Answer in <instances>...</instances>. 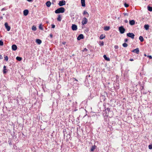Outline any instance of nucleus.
Returning <instances> with one entry per match:
<instances>
[{
    "label": "nucleus",
    "mask_w": 152,
    "mask_h": 152,
    "mask_svg": "<svg viewBox=\"0 0 152 152\" xmlns=\"http://www.w3.org/2000/svg\"><path fill=\"white\" fill-rule=\"evenodd\" d=\"M132 51L133 52L137 54H138L139 52V50L138 48H137L136 49H134Z\"/></svg>",
    "instance_id": "6e6552de"
},
{
    "label": "nucleus",
    "mask_w": 152,
    "mask_h": 152,
    "mask_svg": "<svg viewBox=\"0 0 152 152\" xmlns=\"http://www.w3.org/2000/svg\"><path fill=\"white\" fill-rule=\"evenodd\" d=\"M46 4L48 7H49L51 5V3L50 1H48L46 2Z\"/></svg>",
    "instance_id": "dca6fc26"
},
{
    "label": "nucleus",
    "mask_w": 152,
    "mask_h": 152,
    "mask_svg": "<svg viewBox=\"0 0 152 152\" xmlns=\"http://www.w3.org/2000/svg\"><path fill=\"white\" fill-rule=\"evenodd\" d=\"M119 30L121 34L124 33L125 30L123 26H121L119 28Z\"/></svg>",
    "instance_id": "f03ea898"
},
{
    "label": "nucleus",
    "mask_w": 152,
    "mask_h": 152,
    "mask_svg": "<svg viewBox=\"0 0 152 152\" xmlns=\"http://www.w3.org/2000/svg\"><path fill=\"white\" fill-rule=\"evenodd\" d=\"M124 16H125V15H127L128 16V14L127 13H124Z\"/></svg>",
    "instance_id": "4c0bfd02"
},
{
    "label": "nucleus",
    "mask_w": 152,
    "mask_h": 152,
    "mask_svg": "<svg viewBox=\"0 0 152 152\" xmlns=\"http://www.w3.org/2000/svg\"><path fill=\"white\" fill-rule=\"evenodd\" d=\"M83 14L84 15H85L86 14H87L88 16H89V14L86 11H84Z\"/></svg>",
    "instance_id": "393cba45"
},
{
    "label": "nucleus",
    "mask_w": 152,
    "mask_h": 152,
    "mask_svg": "<svg viewBox=\"0 0 152 152\" xmlns=\"http://www.w3.org/2000/svg\"><path fill=\"white\" fill-rule=\"evenodd\" d=\"M145 1H146V0H145Z\"/></svg>",
    "instance_id": "3c124183"
},
{
    "label": "nucleus",
    "mask_w": 152,
    "mask_h": 152,
    "mask_svg": "<svg viewBox=\"0 0 152 152\" xmlns=\"http://www.w3.org/2000/svg\"><path fill=\"white\" fill-rule=\"evenodd\" d=\"M3 45V42L1 40H0V45L2 46Z\"/></svg>",
    "instance_id": "7c9ffc66"
},
{
    "label": "nucleus",
    "mask_w": 152,
    "mask_h": 152,
    "mask_svg": "<svg viewBox=\"0 0 152 152\" xmlns=\"http://www.w3.org/2000/svg\"><path fill=\"white\" fill-rule=\"evenodd\" d=\"M87 49L86 48H85L84 50H83V51L84 52L85 51H87Z\"/></svg>",
    "instance_id": "c9c22d12"
},
{
    "label": "nucleus",
    "mask_w": 152,
    "mask_h": 152,
    "mask_svg": "<svg viewBox=\"0 0 152 152\" xmlns=\"http://www.w3.org/2000/svg\"><path fill=\"white\" fill-rule=\"evenodd\" d=\"M96 148V146L94 145L93 146H92L91 149V151H94V150H95Z\"/></svg>",
    "instance_id": "f3484780"
},
{
    "label": "nucleus",
    "mask_w": 152,
    "mask_h": 152,
    "mask_svg": "<svg viewBox=\"0 0 152 152\" xmlns=\"http://www.w3.org/2000/svg\"><path fill=\"white\" fill-rule=\"evenodd\" d=\"M103 57L104 59L106 61H110V58H108L107 57L106 55H104L103 56Z\"/></svg>",
    "instance_id": "2eb2a0df"
},
{
    "label": "nucleus",
    "mask_w": 152,
    "mask_h": 152,
    "mask_svg": "<svg viewBox=\"0 0 152 152\" xmlns=\"http://www.w3.org/2000/svg\"><path fill=\"white\" fill-rule=\"evenodd\" d=\"M6 66H4V70H3V73H6L7 71H6Z\"/></svg>",
    "instance_id": "bb28decb"
},
{
    "label": "nucleus",
    "mask_w": 152,
    "mask_h": 152,
    "mask_svg": "<svg viewBox=\"0 0 152 152\" xmlns=\"http://www.w3.org/2000/svg\"><path fill=\"white\" fill-rule=\"evenodd\" d=\"M149 25L146 24L144 26V27L146 30H148L149 29Z\"/></svg>",
    "instance_id": "a211bd4d"
},
{
    "label": "nucleus",
    "mask_w": 152,
    "mask_h": 152,
    "mask_svg": "<svg viewBox=\"0 0 152 152\" xmlns=\"http://www.w3.org/2000/svg\"><path fill=\"white\" fill-rule=\"evenodd\" d=\"M32 30L33 31H35L36 30V27L34 26H33L31 28Z\"/></svg>",
    "instance_id": "412c9836"
},
{
    "label": "nucleus",
    "mask_w": 152,
    "mask_h": 152,
    "mask_svg": "<svg viewBox=\"0 0 152 152\" xmlns=\"http://www.w3.org/2000/svg\"><path fill=\"white\" fill-rule=\"evenodd\" d=\"M144 55L145 56H146V55L145 54Z\"/></svg>",
    "instance_id": "8fccbe9b"
},
{
    "label": "nucleus",
    "mask_w": 152,
    "mask_h": 152,
    "mask_svg": "<svg viewBox=\"0 0 152 152\" xmlns=\"http://www.w3.org/2000/svg\"><path fill=\"white\" fill-rule=\"evenodd\" d=\"M84 38L82 34H80L77 37V39L78 40H80L81 39H83Z\"/></svg>",
    "instance_id": "1a4fd4ad"
},
{
    "label": "nucleus",
    "mask_w": 152,
    "mask_h": 152,
    "mask_svg": "<svg viewBox=\"0 0 152 152\" xmlns=\"http://www.w3.org/2000/svg\"><path fill=\"white\" fill-rule=\"evenodd\" d=\"M4 10V8H3L2 9V10H1V11H3Z\"/></svg>",
    "instance_id": "09e8293b"
},
{
    "label": "nucleus",
    "mask_w": 152,
    "mask_h": 152,
    "mask_svg": "<svg viewBox=\"0 0 152 152\" xmlns=\"http://www.w3.org/2000/svg\"><path fill=\"white\" fill-rule=\"evenodd\" d=\"M114 48L115 49H117L118 48V45H115Z\"/></svg>",
    "instance_id": "f704fd0d"
},
{
    "label": "nucleus",
    "mask_w": 152,
    "mask_h": 152,
    "mask_svg": "<svg viewBox=\"0 0 152 152\" xmlns=\"http://www.w3.org/2000/svg\"><path fill=\"white\" fill-rule=\"evenodd\" d=\"M65 9L64 7H61L57 9L55 11L56 13H64L65 11Z\"/></svg>",
    "instance_id": "f257e3e1"
},
{
    "label": "nucleus",
    "mask_w": 152,
    "mask_h": 152,
    "mask_svg": "<svg viewBox=\"0 0 152 152\" xmlns=\"http://www.w3.org/2000/svg\"><path fill=\"white\" fill-rule=\"evenodd\" d=\"M87 22V19L86 17H84L83 19V20L82 22V25H84L86 24Z\"/></svg>",
    "instance_id": "20e7f679"
},
{
    "label": "nucleus",
    "mask_w": 152,
    "mask_h": 152,
    "mask_svg": "<svg viewBox=\"0 0 152 152\" xmlns=\"http://www.w3.org/2000/svg\"><path fill=\"white\" fill-rule=\"evenodd\" d=\"M29 2H32L33 1V0H27Z\"/></svg>",
    "instance_id": "37998d69"
},
{
    "label": "nucleus",
    "mask_w": 152,
    "mask_h": 152,
    "mask_svg": "<svg viewBox=\"0 0 152 152\" xmlns=\"http://www.w3.org/2000/svg\"><path fill=\"white\" fill-rule=\"evenodd\" d=\"M57 20L58 21H61V18L60 15H59Z\"/></svg>",
    "instance_id": "cd10ccee"
},
{
    "label": "nucleus",
    "mask_w": 152,
    "mask_h": 152,
    "mask_svg": "<svg viewBox=\"0 0 152 152\" xmlns=\"http://www.w3.org/2000/svg\"><path fill=\"white\" fill-rule=\"evenodd\" d=\"M74 79H75V80H76L77 81V80L75 78H74Z\"/></svg>",
    "instance_id": "de8ad7c7"
},
{
    "label": "nucleus",
    "mask_w": 152,
    "mask_h": 152,
    "mask_svg": "<svg viewBox=\"0 0 152 152\" xmlns=\"http://www.w3.org/2000/svg\"><path fill=\"white\" fill-rule=\"evenodd\" d=\"M128 41V39H125L124 41H125V42H126Z\"/></svg>",
    "instance_id": "a19ab883"
},
{
    "label": "nucleus",
    "mask_w": 152,
    "mask_h": 152,
    "mask_svg": "<svg viewBox=\"0 0 152 152\" xmlns=\"http://www.w3.org/2000/svg\"><path fill=\"white\" fill-rule=\"evenodd\" d=\"M124 6H125V7H129V5L128 4L125 3L124 4Z\"/></svg>",
    "instance_id": "72a5a7b5"
},
{
    "label": "nucleus",
    "mask_w": 152,
    "mask_h": 152,
    "mask_svg": "<svg viewBox=\"0 0 152 152\" xmlns=\"http://www.w3.org/2000/svg\"><path fill=\"white\" fill-rule=\"evenodd\" d=\"M12 49L13 50H15L17 49V47L15 45H13L12 46Z\"/></svg>",
    "instance_id": "9d476101"
},
{
    "label": "nucleus",
    "mask_w": 152,
    "mask_h": 152,
    "mask_svg": "<svg viewBox=\"0 0 152 152\" xmlns=\"http://www.w3.org/2000/svg\"><path fill=\"white\" fill-rule=\"evenodd\" d=\"M72 28L73 31H76L77 29V26L75 24H72Z\"/></svg>",
    "instance_id": "0eeeda50"
},
{
    "label": "nucleus",
    "mask_w": 152,
    "mask_h": 152,
    "mask_svg": "<svg viewBox=\"0 0 152 152\" xmlns=\"http://www.w3.org/2000/svg\"><path fill=\"white\" fill-rule=\"evenodd\" d=\"M28 13V10H25L23 11V15L25 16L27 15Z\"/></svg>",
    "instance_id": "9b49d317"
},
{
    "label": "nucleus",
    "mask_w": 152,
    "mask_h": 152,
    "mask_svg": "<svg viewBox=\"0 0 152 152\" xmlns=\"http://www.w3.org/2000/svg\"><path fill=\"white\" fill-rule=\"evenodd\" d=\"M129 24L133 26V25H134L135 24V21L134 20H129Z\"/></svg>",
    "instance_id": "f8f14e48"
},
{
    "label": "nucleus",
    "mask_w": 152,
    "mask_h": 152,
    "mask_svg": "<svg viewBox=\"0 0 152 152\" xmlns=\"http://www.w3.org/2000/svg\"><path fill=\"white\" fill-rule=\"evenodd\" d=\"M100 45L101 46H103L104 45V42H100Z\"/></svg>",
    "instance_id": "2f4dec72"
},
{
    "label": "nucleus",
    "mask_w": 152,
    "mask_h": 152,
    "mask_svg": "<svg viewBox=\"0 0 152 152\" xmlns=\"http://www.w3.org/2000/svg\"><path fill=\"white\" fill-rule=\"evenodd\" d=\"M36 42L37 44L39 45L40 44L42 43L41 40L39 39H37L36 40Z\"/></svg>",
    "instance_id": "4468645a"
},
{
    "label": "nucleus",
    "mask_w": 152,
    "mask_h": 152,
    "mask_svg": "<svg viewBox=\"0 0 152 152\" xmlns=\"http://www.w3.org/2000/svg\"><path fill=\"white\" fill-rule=\"evenodd\" d=\"M127 35L128 37H131L132 39L134 38V35L133 33H129L127 34Z\"/></svg>",
    "instance_id": "7ed1b4c3"
},
{
    "label": "nucleus",
    "mask_w": 152,
    "mask_h": 152,
    "mask_svg": "<svg viewBox=\"0 0 152 152\" xmlns=\"http://www.w3.org/2000/svg\"><path fill=\"white\" fill-rule=\"evenodd\" d=\"M130 61H133V59H130Z\"/></svg>",
    "instance_id": "a18cd8bd"
},
{
    "label": "nucleus",
    "mask_w": 152,
    "mask_h": 152,
    "mask_svg": "<svg viewBox=\"0 0 152 152\" xmlns=\"http://www.w3.org/2000/svg\"><path fill=\"white\" fill-rule=\"evenodd\" d=\"M105 37V36L104 35H103V34H102L100 36V39H104Z\"/></svg>",
    "instance_id": "5701e85b"
},
{
    "label": "nucleus",
    "mask_w": 152,
    "mask_h": 152,
    "mask_svg": "<svg viewBox=\"0 0 152 152\" xmlns=\"http://www.w3.org/2000/svg\"><path fill=\"white\" fill-rule=\"evenodd\" d=\"M50 36L52 38L53 37V35L52 34L50 35Z\"/></svg>",
    "instance_id": "c03bdc74"
},
{
    "label": "nucleus",
    "mask_w": 152,
    "mask_h": 152,
    "mask_svg": "<svg viewBox=\"0 0 152 152\" xmlns=\"http://www.w3.org/2000/svg\"><path fill=\"white\" fill-rule=\"evenodd\" d=\"M63 44L64 45H65V44H66V42H63Z\"/></svg>",
    "instance_id": "49530a36"
},
{
    "label": "nucleus",
    "mask_w": 152,
    "mask_h": 152,
    "mask_svg": "<svg viewBox=\"0 0 152 152\" xmlns=\"http://www.w3.org/2000/svg\"><path fill=\"white\" fill-rule=\"evenodd\" d=\"M123 46L124 47H127L128 46V45L127 43H124L123 44Z\"/></svg>",
    "instance_id": "a878e982"
},
{
    "label": "nucleus",
    "mask_w": 152,
    "mask_h": 152,
    "mask_svg": "<svg viewBox=\"0 0 152 152\" xmlns=\"http://www.w3.org/2000/svg\"><path fill=\"white\" fill-rule=\"evenodd\" d=\"M148 57L150 59H152V57L151 56H148Z\"/></svg>",
    "instance_id": "58836bf2"
},
{
    "label": "nucleus",
    "mask_w": 152,
    "mask_h": 152,
    "mask_svg": "<svg viewBox=\"0 0 152 152\" xmlns=\"http://www.w3.org/2000/svg\"><path fill=\"white\" fill-rule=\"evenodd\" d=\"M139 39L140 40V41L141 42H143L144 40V39H143V37L141 36H140L139 37Z\"/></svg>",
    "instance_id": "aec40b11"
},
{
    "label": "nucleus",
    "mask_w": 152,
    "mask_h": 152,
    "mask_svg": "<svg viewBox=\"0 0 152 152\" xmlns=\"http://www.w3.org/2000/svg\"><path fill=\"white\" fill-rule=\"evenodd\" d=\"M66 4V2L64 0H62L61 1H59L58 5L60 6H63L64 5H65Z\"/></svg>",
    "instance_id": "39448f33"
},
{
    "label": "nucleus",
    "mask_w": 152,
    "mask_h": 152,
    "mask_svg": "<svg viewBox=\"0 0 152 152\" xmlns=\"http://www.w3.org/2000/svg\"><path fill=\"white\" fill-rule=\"evenodd\" d=\"M16 59L18 61H20L21 60L22 58L20 57L17 56L16 58Z\"/></svg>",
    "instance_id": "4be33fe9"
},
{
    "label": "nucleus",
    "mask_w": 152,
    "mask_h": 152,
    "mask_svg": "<svg viewBox=\"0 0 152 152\" xmlns=\"http://www.w3.org/2000/svg\"><path fill=\"white\" fill-rule=\"evenodd\" d=\"M148 148L149 149H152V145H149L148 146Z\"/></svg>",
    "instance_id": "473e14b6"
},
{
    "label": "nucleus",
    "mask_w": 152,
    "mask_h": 152,
    "mask_svg": "<svg viewBox=\"0 0 152 152\" xmlns=\"http://www.w3.org/2000/svg\"><path fill=\"white\" fill-rule=\"evenodd\" d=\"M110 27L109 26H105L104 28V30L105 31H108L109 30Z\"/></svg>",
    "instance_id": "6ab92c4d"
},
{
    "label": "nucleus",
    "mask_w": 152,
    "mask_h": 152,
    "mask_svg": "<svg viewBox=\"0 0 152 152\" xmlns=\"http://www.w3.org/2000/svg\"><path fill=\"white\" fill-rule=\"evenodd\" d=\"M39 29L41 30H43V28L42 27V25L41 24L39 25Z\"/></svg>",
    "instance_id": "c85d7f7f"
},
{
    "label": "nucleus",
    "mask_w": 152,
    "mask_h": 152,
    "mask_svg": "<svg viewBox=\"0 0 152 152\" xmlns=\"http://www.w3.org/2000/svg\"><path fill=\"white\" fill-rule=\"evenodd\" d=\"M4 59L6 61H7L8 60V57L7 56H5L4 57Z\"/></svg>",
    "instance_id": "c756f323"
},
{
    "label": "nucleus",
    "mask_w": 152,
    "mask_h": 152,
    "mask_svg": "<svg viewBox=\"0 0 152 152\" xmlns=\"http://www.w3.org/2000/svg\"><path fill=\"white\" fill-rule=\"evenodd\" d=\"M4 25L7 31H9L10 29V26H8V24L7 23H5L4 24Z\"/></svg>",
    "instance_id": "423d86ee"
},
{
    "label": "nucleus",
    "mask_w": 152,
    "mask_h": 152,
    "mask_svg": "<svg viewBox=\"0 0 152 152\" xmlns=\"http://www.w3.org/2000/svg\"><path fill=\"white\" fill-rule=\"evenodd\" d=\"M55 26L54 25H52V28H55Z\"/></svg>",
    "instance_id": "e433bc0d"
},
{
    "label": "nucleus",
    "mask_w": 152,
    "mask_h": 152,
    "mask_svg": "<svg viewBox=\"0 0 152 152\" xmlns=\"http://www.w3.org/2000/svg\"><path fill=\"white\" fill-rule=\"evenodd\" d=\"M81 3L82 7H85L86 6V4L85 3V0H81Z\"/></svg>",
    "instance_id": "ddd939ff"
},
{
    "label": "nucleus",
    "mask_w": 152,
    "mask_h": 152,
    "mask_svg": "<svg viewBox=\"0 0 152 152\" xmlns=\"http://www.w3.org/2000/svg\"><path fill=\"white\" fill-rule=\"evenodd\" d=\"M148 10L150 11H152V7L149 6L148 7Z\"/></svg>",
    "instance_id": "b1692460"
},
{
    "label": "nucleus",
    "mask_w": 152,
    "mask_h": 152,
    "mask_svg": "<svg viewBox=\"0 0 152 152\" xmlns=\"http://www.w3.org/2000/svg\"><path fill=\"white\" fill-rule=\"evenodd\" d=\"M124 22L126 23H128V21L127 20H124Z\"/></svg>",
    "instance_id": "ea45409f"
},
{
    "label": "nucleus",
    "mask_w": 152,
    "mask_h": 152,
    "mask_svg": "<svg viewBox=\"0 0 152 152\" xmlns=\"http://www.w3.org/2000/svg\"><path fill=\"white\" fill-rule=\"evenodd\" d=\"M2 58H3L2 56L1 55H0V59H2Z\"/></svg>",
    "instance_id": "79ce46f5"
}]
</instances>
